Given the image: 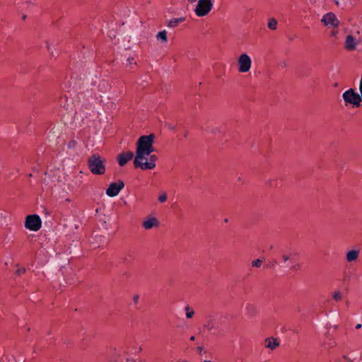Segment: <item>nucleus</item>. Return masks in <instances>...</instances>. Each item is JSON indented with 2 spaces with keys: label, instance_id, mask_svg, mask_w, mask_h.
Instances as JSON below:
<instances>
[{
  "label": "nucleus",
  "instance_id": "1",
  "mask_svg": "<svg viewBox=\"0 0 362 362\" xmlns=\"http://www.w3.org/2000/svg\"><path fill=\"white\" fill-rule=\"evenodd\" d=\"M154 135L151 134L141 136L138 139L134 160L136 168L141 170H152L156 167L158 158L156 155H151L154 151Z\"/></svg>",
  "mask_w": 362,
  "mask_h": 362
},
{
  "label": "nucleus",
  "instance_id": "2",
  "mask_svg": "<svg viewBox=\"0 0 362 362\" xmlns=\"http://www.w3.org/2000/svg\"><path fill=\"white\" fill-rule=\"evenodd\" d=\"M105 160L97 154L88 158V163L90 172L94 175H103L105 173Z\"/></svg>",
  "mask_w": 362,
  "mask_h": 362
},
{
  "label": "nucleus",
  "instance_id": "3",
  "mask_svg": "<svg viewBox=\"0 0 362 362\" xmlns=\"http://www.w3.org/2000/svg\"><path fill=\"white\" fill-rule=\"evenodd\" d=\"M342 98L346 106L351 105L353 107H358L361 105V98L354 88H349L342 93Z\"/></svg>",
  "mask_w": 362,
  "mask_h": 362
},
{
  "label": "nucleus",
  "instance_id": "4",
  "mask_svg": "<svg viewBox=\"0 0 362 362\" xmlns=\"http://www.w3.org/2000/svg\"><path fill=\"white\" fill-rule=\"evenodd\" d=\"M214 0H199L197 3L194 12L198 17L206 16L212 10Z\"/></svg>",
  "mask_w": 362,
  "mask_h": 362
},
{
  "label": "nucleus",
  "instance_id": "5",
  "mask_svg": "<svg viewBox=\"0 0 362 362\" xmlns=\"http://www.w3.org/2000/svg\"><path fill=\"white\" fill-rule=\"evenodd\" d=\"M252 59L247 53H242L239 55L237 59L238 71L240 73L249 72L252 67Z\"/></svg>",
  "mask_w": 362,
  "mask_h": 362
},
{
  "label": "nucleus",
  "instance_id": "6",
  "mask_svg": "<svg viewBox=\"0 0 362 362\" xmlns=\"http://www.w3.org/2000/svg\"><path fill=\"white\" fill-rule=\"evenodd\" d=\"M322 25L327 28L336 29L340 25V21L333 12L325 13L320 20Z\"/></svg>",
  "mask_w": 362,
  "mask_h": 362
},
{
  "label": "nucleus",
  "instance_id": "7",
  "mask_svg": "<svg viewBox=\"0 0 362 362\" xmlns=\"http://www.w3.org/2000/svg\"><path fill=\"white\" fill-rule=\"evenodd\" d=\"M42 221L37 214L28 215L25 217V227L31 231H37L40 229Z\"/></svg>",
  "mask_w": 362,
  "mask_h": 362
},
{
  "label": "nucleus",
  "instance_id": "8",
  "mask_svg": "<svg viewBox=\"0 0 362 362\" xmlns=\"http://www.w3.org/2000/svg\"><path fill=\"white\" fill-rule=\"evenodd\" d=\"M124 183L122 180L116 182H112L106 189L105 193L110 197H114L119 194L120 191L124 188Z\"/></svg>",
  "mask_w": 362,
  "mask_h": 362
},
{
  "label": "nucleus",
  "instance_id": "9",
  "mask_svg": "<svg viewBox=\"0 0 362 362\" xmlns=\"http://www.w3.org/2000/svg\"><path fill=\"white\" fill-rule=\"evenodd\" d=\"M359 45V40L352 35H347L345 37L344 48L349 52L356 49Z\"/></svg>",
  "mask_w": 362,
  "mask_h": 362
},
{
  "label": "nucleus",
  "instance_id": "10",
  "mask_svg": "<svg viewBox=\"0 0 362 362\" xmlns=\"http://www.w3.org/2000/svg\"><path fill=\"white\" fill-rule=\"evenodd\" d=\"M360 254V249L355 247L346 252L345 259L349 263H355L357 262Z\"/></svg>",
  "mask_w": 362,
  "mask_h": 362
},
{
  "label": "nucleus",
  "instance_id": "11",
  "mask_svg": "<svg viewBox=\"0 0 362 362\" xmlns=\"http://www.w3.org/2000/svg\"><path fill=\"white\" fill-rule=\"evenodd\" d=\"M159 226V221L153 216H147L142 222V227L145 230H151Z\"/></svg>",
  "mask_w": 362,
  "mask_h": 362
},
{
  "label": "nucleus",
  "instance_id": "12",
  "mask_svg": "<svg viewBox=\"0 0 362 362\" xmlns=\"http://www.w3.org/2000/svg\"><path fill=\"white\" fill-rule=\"evenodd\" d=\"M133 158H134V153L130 151H127V152L119 153L117 156V160L120 166H124L129 160H131Z\"/></svg>",
  "mask_w": 362,
  "mask_h": 362
},
{
  "label": "nucleus",
  "instance_id": "13",
  "mask_svg": "<svg viewBox=\"0 0 362 362\" xmlns=\"http://www.w3.org/2000/svg\"><path fill=\"white\" fill-rule=\"evenodd\" d=\"M156 40L163 45H166L168 42V32L166 30L159 31L156 35Z\"/></svg>",
  "mask_w": 362,
  "mask_h": 362
},
{
  "label": "nucleus",
  "instance_id": "14",
  "mask_svg": "<svg viewBox=\"0 0 362 362\" xmlns=\"http://www.w3.org/2000/svg\"><path fill=\"white\" fill-rule=\"evenodd\" d=\"M265 346L270 349H274L279 346V342L276 339L269 337L266 339Z\"/></svg>",
  "mask_w": 362,
  "mask_h": 362
},
{
  "label": "nucleus",
  "instance_id": "15",
  "mask_svg": "<svg viewBox=\"0 0 362 362\" xmlns=\"http://www.w3.org/2000/svg\"><path fill=\"white\" fill-rule=\"evenodd\" d=\"M111 86L107 81L102 80L98 83V90L101 93H107L110 90Z\"/></svg>",
  "mask_w": 362,
  "mask_h": 362
},
{
  "label": "nucleus",
  "instance_id": "16",
  "mask_svg": "<svg viewBox=\"0 0 362 362\" xmlns=\"http://www.w3.org/2000/svg\"><path fill=\"white\" fill-rule=\"evenodd\" d=\"M72 182L74 185L78 187L83 182V173L82 171H78L76 173L75 175L73 176Z\"/></svg>",
  "mask_w": 362,
  "mask_h": 362
},
{
  "label": "nucleus",
  "instance_id": "17",
  "mask_svg": "<svg viewBox=\"0 0 362 362\" xmlns=\"http://www.w3.org/2000/svg\"><path fill=\"white\" fill-rule=\"evenodd\" d=\"M295 256H296V252L292 250L285 251L281 255L282 259H283L284 262H285V263L287 261H288L291 258H292Z\"/></svg>",
  "mask_w": 362,
  "mask_h": 362
},
{
  "label": "nucleus",
  "instance_id": "18",
  "mask_svg": "<svg viewBox=\"0 0 362 362\" xmlns=\"http://www.w3.org/2000/svg\"><path fill=\"white\" fill-rule=\"evenodd\" d=\"M204 327L209 331L215 329V322L213 320H208L204 324Z\"/></svg>",
  "mask_w": 362,
  "mask_h": 362
},
{
  "label": "nucleus",
  "instance_id": "19",
  "mask_svg": "<svg viewBox=\"0 0 362 362\" xmlns=\"http://www.w3.org/2000/svg\"><path fill=\"white\" fill-rule=\"evenodd\" d=\"M185 315H186L187 318L191 319L193 317V316L194 315V311L192 308H191L189 306H186L185 308Z\"/></svg>",
  "mask_w": 362,
  "mask_h": 362
},
{
  "label": "nucleus",
  "instance_id": "20",
  "mask_svg": "<svg viewBox=\"0 0 362 362\" xmlns=\"http://www.w3.org/2000/svg\"><path fill=\"white\" fill-rule=\"evenodd\" d=\"M267 25H268V28L270 30H276V28H277V21H276V20L274 19V18H270L269 20Z\"/></svg>",
  "mask_w": 362,
  "mask_h": 362
},
{
  "label": "nucleus",
  "instance_id": "21",
  "mask_svg": "<svg viewBox=\"0 0 362 362\" xmlns=\"http://www.w3.org/2000/svg\"><path fill=\"white\" fill-rule=\"evenodd\" d=\"M332 298L335 301H339L342 298V294L340 291H334L332 293Z\"/></svg>",
  "mask_w": 362,
  "mask_h": 362
},
{
  "label": "nucleus",
  "instance_id": "22",
  "mask_svg": "<svg viewBox=\"0 0 362 362\" xmlns=\"http://www.w3.org/2000/svg\"><path fill=\"white\" fill-rule=\"evenodd\" d=\"M136 59L134 58V57H129L127 59V64L126 65L127 66H132V64H136Z\"/></svg>",
  "mask_w": 362,
  "mask_h": 362
},
{
  "label": "nucleus",
  "instance_id": "23",
  "mask_svg": "<svg viewBox=\"0 0 362 362\" xmlns=\"http://www.w3.org/2000/svg\"><path fill=\"white\" fill-rule=\"evenodd\" d=\"M166 200H167V195L165 192L161 193L158 196V201L160 202L163 203V202H166Z\"/></svg>",
  "mask_w": 362,
  "mask_h": 362
},
{
  "label": "nucleus",
  "instance_id": "24",
  "mask_svg": "<svg viewBox=\"0 0 362 362\" xmlns=\"http://www.w3.org/2000/svg\"><path fill=\"white\" fill-rule=\"evenodd\" d=\"M262 264V260L259 259H255L252 262V266L254 267H260Z\"/></svg>",
  "mask_w": 362,
  "mask_h": 362
},
{
  "label": "nucleus",
  "instance_id": "25",
  "mask_svg": "<svg viewBox=\"0 0 362 362\" xmlns=\"http://www.w3.org/2000/svg\"><path fill=\"white\" fill-rule=\"evenodd\" d=\"M45 43H46V48H47V51L49 52V54L52 57H54V52L52 51L50 43L48 41H47Z\"/></svg>",
  "mask_w": 362,
  "mask_h": 362
},
{
  "label": "nucleus",
  "instance_id": "26",
  "mask_svg": "<svg viewBox=\"0 0 362 362\" xmlns=\"http://www.w3.org/2000/svg\"><path fill=\"white\" fill-rule=\"evenodd\" d=\"M330 37H332L333 38H335V39H337V37H338V31L336 30L335 29H332V31L330 32Z\"/></svg>",
  "mask_w": 362,
  "mask_h": 362
},
{
  "label": "nucleus",
  "instance_id": "27",
  "mask_svg": "<svg viewBox=\"0 0 362 362\" xmlns=\"http://www.w3.org/2000/svg\"><path fill=\"white\" fill-rule=\"evenodd\" d=\"M179 20L176 19V20H174L173 21H170L168 24V26L170 27H173V26H175L177 25V23H178Z\"/></svg>",
  "mask_w": 362,
  "mask_h": 362
},
{
  "label": "nucleus",
  "instance_id": "28",
  "mask_svg": "<svg viewBox=\"0 0 362 362\" xmlns=\"http://www.w3.org/2000/svg\"><path fill=\"white\" fill-rule=\"evenodd\" d=\"M359 91L361 93V100H362V76H361V78L360 80V83H359Z\"/></svg>",
  "mask_w": 362,
  "mask_h": 362
},
{
  "label": "nucleus",
  "instance_id": "29",
  "mask_svg": "<svg viewBox=\"0 0 362 362\" xmlns=\"http://www.w3.org/2000/svg\"><path fill=\"white\" fill-rule=\"evenodd\" d=\"M139 295H135L133 296V301L134 303H137L138 300H139Z\"/></svg>",
  "mask_w": 362,
  "mask_h": 362
},
{
  "label": "nucleus",
  "instance_id": "30",
  "mask_svg": "<svg viewBox=\"0 0 362 362\" xmlns=\"http://www.w3.org/2000/svg\"><path fill=\"white\" fill-rule=\"evenodd\" d=\"M199 0H187V1L189 3V4H194L196 2H197Z\"/></svg>",
  "mask_w": 362,
  "mask_h": 362
},
{
  "label": "nucleus",
  "instance_id": "31",
  "mask_svg": "<svg viewBox=\"0 0 362 362\" xmlns=\"http://www.w3.org/2000/svg\"><path fill=\"white\" fill-rule=\"evenodd\" d=\"M72 145H73V146H74V145H75V142H74V141H73V142H69V148H71V147L72 146Z\"/></svg>",
  "mask_w": 362,
  "mask_h": 362
},
{
  "label": "nucleus",
  "instance_id": "32",
  "mask_svg": "<svg viewBox=\"0 0 362 362\" xmlns=\"http://www.w3.org/2000/svg\"><path fill=\"white\" fill-rule=\"evenodd\" d=\"M361 327V324H357L356 325V329H360Z\"/></svg>",
  "mask_w": 362,
  "mask_h": 362
},
{
  "label": "nucleus",
  "instance_id": "33",
  "mask_svg": "<svg viewBox=\"0 0 362 362\" xmlns=\"http://www.w3.org/2000/svg\"><path fill=\"white\" fill-rule=\"evenodd\" d=\"M333 1L335 2L337 6L339 5V0H333Z\"/></svg>",
  "mask_w": 362,
  "mask_h": 362
},
{
  "label": "nucleus",
  "instance_id": "34",
  "mask_svg": "<svg viewBox=\"0 0 362 362\" xmlns=\"http://www.w3.org/2000/svg\"><path fill=\"white\" fill-rule=\"evenodd\" d=\"M35 0H26V1L29 4H33Z\"/></svg>",
  "mask_w": 362,
  "mask_h": 362
},
{
  "label": "nucleus",
  "instance_id": "35",
  "mask_svg": "<svg viewBox=\"0 0 362 362\" xmlns=\"http://www.w3.org/2000/svg\"><path fill=\"white\" fill-rule=\"evenodd\" d=\"M194 339H195L194 336H192V337H190V340H191V341H194Z\"/></svg>",
  "mask_w": 362,
  "mask_h": 362
},
{
  "label": "nucleus",
  "instance_id": "36",
  "mask_svg": "<svg viewBox=\"0 0 362 362\" xmlns=\"http://www.w3.org/2000/svg\"><path fill=\"white\" fill-rule=\"evenodd\" d=\"M75 228L77 229L78 228V226L77 224L75 225Z\"/></svg>",
  "mask_w": 362,
  "mask_h": 362
}]
</instances>
